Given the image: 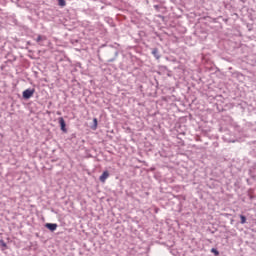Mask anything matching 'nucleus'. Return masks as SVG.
Masks as SVG:
<instances>
[{
  "label": "nucleus",
  "mask_w": 256,
  "mask_h": 256,
  "mask_svg": "<svg viewBox=\"0 0 256 256\" xmlns=\"http://www.w3.org/2000/svg\"><path fill=\"white\" fill-rule=\"evenodd\" d=\"M35 95V89H26L22 93L23 99H31Z\"/></svg>",
  "instance_id": "f257e3e1"
},
{
  "label": "nucleus",
  "mask_w": 256,
  "mask_h": 256,
  "mask_svg": "<svg viewBox=\"0 0 256 256\" xmlns=\"http://www.w3.org/2000/svg\"><path fill=\"white\" fill-rule=\"evenodd\" d=\"M59 125L61 127V131L63 133H67V124H65V119L63 117L58 118Z\"/></svg>",
  "instance_id": "f03ea898"
},
{
  "label": "nucleus",
  "mask_w": 256,
  "mask_h": 256,
  "mask_svg": "<svg viewBox=\"0 0 256 256\" xmlns=\"http://www.w3.org/2000/svg\"><path fill=\"white\" fill-rule=\"evenodd\" d=\"M101 183H105L107 179H109V171H104L102 175L99 177Z\"/></svg>",
  "instance_id": "7ed1b4c3"
},
{
  "label": "nucleus",
  "mask_w": 256,
  "mask_h": 256,
  "mask_svg": "<svg viewBox=\"0 0 256 256\" xmlns=\"http://www.w3.org/2000/svg\"><path fill=\"white\" fill-rule=\"evenodd\" d=\"M46 229H49V231H56L57 230V224L53 223H47L45 225Z\"/></svg>",
  "instance_id": "20e7f679"
},
{
  "label": "nucleus",
  "mask_w": 256,
  "mask_h": 256,
  "mask_svg": "<svg viewBox=\"0 0 256 256\" xmlns=\"http://www.w3.org/2000/svg\"><path fill=\"white\" fill-rule=\"evenodd\" d=\"M240 223L241 225H245V223H247V217H245L244 215H240Z\"/></svg>",
  "instance_id": "39448f33"
},
{
  "label": "nucleus",
  "mask_w": 256,
  "mask_h": 256,
  "mask_svg": "<svg viewBox=\"0 0 256 256\" xmlns=\"http://www.w3.org/2000/svg\"><path fill=\"white\" fill-rule=\"evenodd\" d=\"M58 3L60 5V7H65V5H67V3L65 2V0H58Z\"/></svg>",
  "instance_id": "423d86ee"
},
{
  "label": "nucleus",
  "mask_w": 256,
  "mask_h": 256,
  "mask_svg": "<svg viewBox=\"0 0 256 256\" xmlns=\"http://www.w3.org/2000/svg\"><path fill=\"white\" fill-rule=\"evenodd\" d=\"M93 123H94V126L92 127V129H97V125H98V121H97V118H94L93 119Z\"/></svg>",
  "instance_id": "0eeeda50"
},
{
  "label": "nucleus",
  "mask_w": 256,
  "mask_h": 256,
  "mask_svg": "<svg viewBox=\"0 0 256 256\" xmlns=\"http://www.w3.org/2000/svg\"><path fill=\"white\" fill-rule=\"evenodd\" d=\"M211 253H214L215 256H219V251L215 248L211 249Z\"/></svg>",
  "instance_id": "6e6552de"
},
{
  "label": "nucleus",
  "mask_w": 256,
  "mask_h": 256,
  "mask_svg": "<svg viewBox=\"0 0 256 256\" xmlns=\"http://www.w3.org/2000/svg\"><path fill=\"white\" fill-rule=\"evenodd\" d=\"M43 37L41 35H39L36 39L37 43H39V41H42Z\"/></svg>",
  "instance_id": "1a4fd4ad"
},
{
  "label": "nucleus",
  "mask_w": 256,
  "mask_h": 256,
  "mask_svg": "<svg viewBox=\"0 0 256 256\" xmlns=\"http://www.w3.org/2000/svg\"><path fill=\"white\" fill-rule=\"evenodd\" d=\"M157 53V50H153V54Z\"/></svg>",
  "instance_id": "9d476101"
}]
</instances>
